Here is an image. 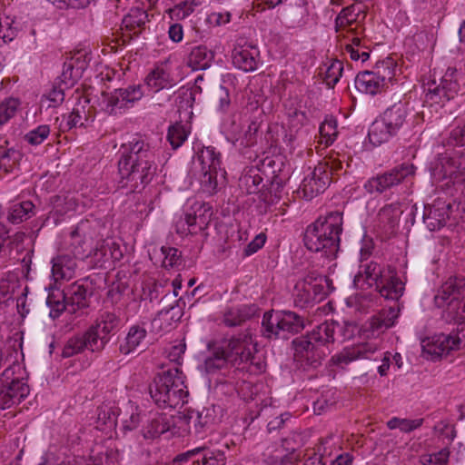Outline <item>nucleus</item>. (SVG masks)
I'll list each match as a JSON object with an SVG mask.
<instances>
[{"instance_id": "nucleus-57", "label": "nucleus", "mask_w": 465, "mask_h": 465, "mask_svg": "<svg viewBox=\"0 0 465 465\" xmlns=\"http://www.w3.org/2000/svg\"><path fill=\"white\" fill-rule=\"evenodd\" d=\"M450 457V450L443 448L438 452L424 454L420 457L423 465H447Z\"/></svg>"}, {"instance_id": "nucleus-29", "label": "nucleus", "mask_w": 465, "mask_h": 465, "mask_svg": "<svg viewBox=\"0 0 465 465\" xmlns=\"http://www.w3.org/2000/svg\"><path fill=\"white\" fill-rule=\"evenodd\" d=\"M147 335L145 328L141 325H133L123 342L120 343L119 351L124 355L134 352L143 342Z\"/></svg>"}, {"instance_id": "nucleus-13", "label": "nucleus", "mask_w": 465, "mask_h": 465, "mask_svg": "<svg viewBox=\"0 0 465 465\" xmlns=\"http://www.w3.org/2000/svg\"><path fill=\"white\" fill-rule=\"evenodd\" d=\"M222 345L226 351L230 363L233 365L252 361L253 358L255 345L252 337L248 334L232 337L228 341H224Z\"/></svg>"}, {"instance_id": "nucleus-30", "label": "nucleus", "mask_w": 465, "mask_h": 465, "mask_svg": "<svg viewBox=\"0 0 465 465\" xmlns=\"http://www.w3.org/2000/svg\"><path fill=\"white\" fill-rule=\"evenodd\" d=\"M309 15L307 2L305 0H295L290 4L286 10V19L291 27H302L307 23Z\"/></svg>"}, {"instance_id": "nucleus-62", "label": "nucleus", "mask_w": 465, "mask_h": 465, "mask_svg": "<svg viewBox=\"0 0 465 465\" xmlns=\"http://www.w3.org/2000/svg\"><path fill=\"white\" fill-rule=\"evenodd\" d=\"M64 100V90L61 86H54L53 89L45 95H44L43 102H48V107H56L60 105Z\"/></svg>"}, {"instance_id": "nucleus-12", "label": "nucleus", "mask_w": 465, "mask_h": 465, "mask_svg": "<svg viewBox=\"0 0 465 465\" xmlns=\"http://www.w3.org/2000/svg\"><path fill=\"white\" fill-rule=\"evenodd\" d=\"M331 182V176L327 172L325 164H318L313 169L308 168V173L304 176L300 191L302 197L312 200L318 194L323 193Z\"/></svg>"}, {"instance_id": "nucleus-26", "label": "nucleus", "mask_w": 465, "mask_h": 465, "mask_svg": "<svg viewBox=\"0 0 465 465\" xmlns=\"http://www.w3.org/2000/svg\"><path fill=\"white\" fill-rule=\"evenodd\" d=\"M258 307L254 304H242L229 308L223 315V322L228 327H235L256 314Z\"/></svg>"}, {"instance_id": "nucleus-19", "label": "nucleus", "mask_w": 465, "mask_h": 465, "mask_svg": "<svg viewBox=\"0 0 465 465\" xmlns=\"http://www.w3.org/2000/svg\"><path fill=\"white\" fill-rule=\"evenodd\" d=\"M450 204L438 199L433 204L426 205L423 213V222L430 231L442 228L449 219Z\"/></svg>"}, {"instance_id": "nucleus-2", "label": "nucleus", "mask_w": 465, "mask_h": 465, "mask_svg": "<svg viewBox=\"0 0 465 465\" xmlns=\"http://www.w3.org/2000/svg\"><path fill=\"white\" fill-rule=\"evenodd\" d=\"M338 330L343 340L353 338L359 331L358 325L354 322L344 321L341 325L335 321H326L306 335L292 341L295 358L305 361L312 368H317L331 352L330 345L334 342V336Z\"/></svg>"}, {"instance_id": "nucleus-3", "label": "nucleus", "mask_w": 465, "mask_h": 465, "mask_svg": "<svg viewBox=\"0 0 465 465\" xmlns=\"http://www.w3.org/2000/svg\"><path fill=\"white\" fill-rule=\"evenodd\" d=\"M342 213L330 212L325 216H320L310 224L304 232L305 247L314 252H321L328 260L337 257L340 250V236L342 232Z\"/></svg>"}, {"instance_id": "nucleus-8", "label": "nucleus", "mask_w": 465, "mask_h": 465, "mask_svg": "<svg viewBox=\"0 0 465 465\" xmlns=\"http://www.w3.org/2000/svg\"><path fill=\"white\" fill-rule=\"evenodd\" d=\"M415 166L412 163H403L392 169L370 178L363 185L366 193L370 194L382 193L387 190L401 183L407 177L415 173Z\"/></svg>"}, {"instance_id": "nucleus-32", "label": "nucleus", "mask_w": 465, "mask_h": 465, "mask_svg": "<svg viewBox=\"0 0 465 465\" xmlns=\"http://www.w3.org/2000/svg\"><path fill=\"white\" fill-rule=\"evenodd\" d=\"M35 205L31 201L12 204L7 211L6 219L10 223H21L34 215Z\"/></svg>"}, {"instance_id": "nucleus-31", "label": "nucleus", "mask_w": 465, "mask_h": 465, "mask_svg": "<svg viewBox=\"0 0 465 465\" xmlns=\"http://www.w3.org/2000/svg\"><path fill=\"white\" fill-rule=\"evenodd\" d=\"M145 84L153 92L173 86L174 81L170 74L162 67L152 70L144 79Z\"/></svg>"}, {"instance_id": "nucleus-1", "label": "nucleus", "mask_w": 465, "mask_h": 465, "mask_svg": "<svg viewBox=\"0 0 465 465\" xmlns=\"http://www.w3.org/2000/svg\"><path fill=\"white\" fill-rule=\"evenodd\" d=\"M118 171L121 187L131 193H141L156 174L155 154L148 143L133 137L121 146Z\"/></svg>"}, {"instance_id": "nucleus-52", "label": "nucleus", "mask_w": 465, "mask_h": 465, "mask_svg": "<svg viewBox=\"0 0 465 465\" xmlns=\"http://www.w3.org/2000/svg\"><path fill=\"white\" fill-rule=\"evenodd\" d=\"M319 131L325 145L331 144L338 134L337 121L332 117L326 118L321 124Z\"/></svg>"}, {"instance_id": "nucleus-27", "label": "nucleus", "mask_w": 465, "mask_h": 465, "mask_svg": "<svg viewBox=\"0 0 465 465\" xmlns=\"http://www.w3.org/2000/svg\"><path fill=\"white\" fill-rule=\"evenodd\" d=\"M52 274L55 281L69 280L74 276L76 262L71 255H58L52 260Z\"/></svg>"}, {"instance_id": "nucleus-51", "label": "nucleus", "mask_w": 465, "mask_h": 465, "mask_svg": "<svg viewBox=\"0 0 465 465\" xmlns=\"http://www.w3.org/2000/svg\"><path fill=\"white\" fill-rule=\"evenodd\" d=\"M20 105L18 99L9 97L0 103V126L13 118Z\"/></svg>"}, {"instance_id": "nucleus-47", "label": "nucleus", "mask_w": 465, "mask_h": 465, "mask_svg": "<svg viewBox=\"0 0 465 465\" xmlns=\"http://www.w3.org/2000/svg\"><path fill=\"white\" fill-rule=\"evenodd\" d=\"M423 421L424 420L422 418L410 420L393 417L387 422V426L391 430L399 429L401 432L410 433L420 428L423 424Z\"/></svg>"}, {"instance_id": "nucleus-42", "label": "nucleus", "mask_w": 465, "mask_h": 465, "mask_svg": "<svg viewBox=\"0 0 465 465\" xmlns=\"http://www.w3.org/2000/svg\"><path fill=\"white\" fill-rule=\"evenodd\" d=\"M121 322V319L114 312H104L96 320L94 326L98 329L105 337L115 331Z\"/></svg>"}, {"instance_id": "nucleus-48", "label": "nucleus", "mask_w": 465, "mask_h": 465, "mask_svg": "<svg viewBox=\"0 0 465 465\" xmlns=\"http://www.w3.org/2000/svg\"><path fill=\"white\" fill-rule=\"evenodd\" d=\"M180 319V310L177 305H169L166 308H163L153 319V324L158 325L160 328H163V323H166L165 327L171 325V322H177Z\"/></svg>"}, {"instance_id": "nucleus-56", "label": "nucleus", "mask_w": 465, "mask_h": 465, "mask_svg": "<svg viewBox=\"0 0 465 465\" xmlns=\"http://www.w3.org/2000/svg\"><path fill=\"white\" fill-rule=\"evenodd\" d=\"M163 266L166 269L173 268L181 263V252L174 247L163 246Z\"/></svg>"}, {"instance_id": "nucleus-44", "label": "nucleus", "mask_w": 465, "mask_h": 465, "mask_svg": "<svg viewBox=\"0 0 465 465\" xmlns=\"http://www.w3.org/2000/svg\"><path fill=\"white\" fill-rule=\"evenodd\" d=\"M202 0H184L168 10L172 20H183L193 14Z\"/></svg>"}, {"instance_id": "nucleus-64", "label": "nucleus", "mask_w": 465, "mask_h": 465, "mask_svg": "<svg viewBox=\"0 0 465 465\" xmlns=\"http://www.w3.org/2000/svg\"><path fill=\"white\" fill-rule=\"evenodd\" d=\"M214 97L218 100L219 110L222 112H225L228 109L231 103L227 88H225L223 85H220L214 93Z\"/></svg>"}, {"instance_id": "nucleus-20", "label": "nucleus", "mask_w": 465, "mask_h": 465, "mask_svg": "<svg viewBox=\"0 0 465 465\" xmlns=\"http://www.w3.org/2000/svg\"><path fill=\"white\" fill-rule=\"evenodd\" d=\"M232 59L235 67L244 72H252L257 69L259 50L252 45L237 46L232 50Z\"/></svg>"}, {"instance_id": "nucleus-53", "label": "nucleus", "mask_w": 465, "mask_h": 465, "mask_svg": "<svg viewBox=\"0 0 465 465\" xmlns=\"http://www.w3.org/2000/svg\"><path fill=\"white\" fill-rule=\"evenodd\" d=\"M86 343L82 335H76L70 338L64 346L62 355L64 358L72 357L82 352L85 349Z\"/></svg>"}, {"instance_id": "nucleus-9", "label": "nucleus", "mask_w": 465, "mask_h": 465, "mask_svg": "<svg viewBox=\"0 0 465 465\" xmlns=\"http://www.w3.org/2000/svg\"><path fill=\"white\" fill-rule=\"evenodd\" d=\"M104 109L109 114H118L126 109L132 108L134 104L143 96L141 84L128 85L124 88L114 89L113 92L103 94Z\"/></svg>"}, {"instance_id": "nucleus-7", "label": "nucleus", "mask_w": 465, "mask_h": 465, "mask_svg": "<svg viewBox=\"0 0 465 465\" xmlns=\"http://www.w3.org/2000/svg\"><path fill=\"white\" fill-rule=\"evenodd\" d=\"M393 76L392 62L382 61L377 64L375 71L360 72L355 78V86L361 93L375 95L385 89Z\"/></svg>"}, {"instance_id": "nucleus-50", "label": "nucleus", "mask_w": 465, "mask_h": 465, "mask_svg": "<svg viewBox=\"0 0 465 465\" xmlns=\"http://www.w3.org/2000/svg\"><path fill=\"white\" fill-rule=\"evenodd\" d=\"M460 304L459 297H452L445 305L446 309L442 312V318L447 322H460L463 319Z\"/></svg>"}, {"instance_id": "nucleus-16", "label": "nucleus", "mask_w": 465, "mask_h": 465, "mask_svg": "<svg viewBox=\"0 0 465 465\" xmlns=\"http://www.w3.org/2000/svg\"><path fill=\"white\" fill-rule=\"evenodd\" d=\"M401 312L400 304L384 308L372 315L364 324V331L368 336H378L389 328L394 326Z\"/></svg>"}, {"instance_id": "nucleus-54", "label": "nucleus", "mask_w": 465, "mask_h": 465, "mask_svg": "<svg viewBox=\"0 0 465 465\" xmlns=\"http://www.w3.org/2000/svg\"><path fill=\"white\" fill-rule=\"evenodd\" d=\"M74 64L68 63L66 60L64 62L63 72L59 76L60 83L64 85V88H69L74 85L82 74H77L74 70Z\"/></svg>"}, {"instance_id": "nucleus-35", "label": "nucleus", "mask_w": 465, "mask_h": 465, "mask_svg": "<svg viewBox=\"0 0 465 465\" xmlns=\"http://www.w3.org/2000/svg\"><path fill=\"white\" fill-rule=\"evenodd\" d=\"M147 21L148 15L146 11L141 8H133L124 17L122 25L126 30L134 32V35H138L140 33V29L144 26Z\"/></svg>"}, {"instance_id": "nucleus-18", "label": "nucleus", "mask_w": 465, "mask_h": 465, "mask_svg": "<svg viewBox=\"0 0 465 465\" xmlns=\"http://www.w3.org/2000/svg\"><path fill=\"white\" fill-rule=\"evenodd\" d=\"M29 386L25 381H13L0 387V409L5 410L19 404L29 394Z\"/></svg>"}, {"instance_id": "nucleus-40", "label": "nucleus", "mask_w": 465, "mask_h": 465, "mask_svg": "<svg viewBox=\"0 0 465 465\" xmlns=\"http://www.w3.org/2000/svg\"><path fill=\"white\" fill-rule=\"evenodd\" d=\"M119 417L123 424V428L126 430H134L140 422L138 407L131 401L124 404L122 409L119 408Z\"/></svg>"}, {"instance_id": "nucleus-41", "label": "nucleus", "mask_w": 465, "mask_h": 465, "mask_svg": "<svg viewBox=\"0 0 465 465\" xmlns=\"http://www.w3.org/2000/svg\"><path fill=\"white\" fill-rule=\"evenodd\" d=\"M311 290L312 287H310V283H308L305 279H302L296 283L293 292L294 303L296 306L305 308L316 302Z\"/></svg>"}, {"instance_id": "nucleus-38", "label": "nucleus", "mask_w": 465, "mask_h": 465, "mask_svg": "<svg viewBox=\"0 0 465 465\" xmlns=\"http://www.w3.org/2000/svg\"><path fill=\"white\" fill-rule=\"evenodd\" d=\"M86 346L85 349L98 352L104 350L105 344L108 342V337H105L102 332L92 325L84 334H82Z\"/></svg>"}, {"instance_id": "nucleus-4", "label": "nucleus", "mask_w": 465, "mask_h": 465, "mask_svg": "<svg viewBox=\"0 0 465 465\" xmlns=\"http://www.w3.org/2000/svg\"><path fill=\"white\" fill-rule=\"evenodd\" d=\"M184 379L185 376L178 368L158 373L149 388L152 399L162 408L183 405L188 397Z\"/></svg>"}, {"instance_id": "nucleus-37", "label": "nucleus", "mask_w": 465, "mask_h": 465, "mask_svg": "<svg viewBox=\"0 0 465 465\" xmlns=\"http://www.w3.org/2000/svg\"><path fill=\"white\" fill-rule=\"evenodd\" d=\"M201 450L197 459L193 460V465H225L224 452L219 450H210L207 446H200Z\"/></svg>"}, {"instance_id": "nucleus-59", "label": "nucleus", "mask_w": 465, "mask_h": 465, "mask_svg": "<svg viewBox=\"0 0 465 465\" xmlns=\"http://www.w3.org/2000/svg\"><path fill=\"white\" fill-rule=\"evenodd\" d=\"M342 71V64L340 61L332 62L331 64L327 68L325 73L324 80L326 84L330 87H333L340 80Z\"/></svg>"}, {"instance_id": "nucleus-10", "label": "nucleus", "mask_w": 465, "mask_h": 465, "mask_svg": "<svg viewBox=\"0 0 465 465\" xmlns=\"http://www.w3.org/2000/svg\"><path fill=\"white\" fill-rule=\"evenodd\" d=\"M463 74L456 68L449 67L441 77L439 84L435 81L428 84L426 97L434 103H440L441 99H453L461 89Z\"/></svg>"}, {"instance_id": "nucleus-43", "label": "nucleus", "mask_w": 465, "mask_h": 465, "mask_svg": "<svg viewBox=\"0 0 465 465\" xmlns=\"http://www.w3.org/2000/svg\"><path fill=\"white\" fill-rule=\"evenodd\" d=\"M213 420L210 409H203L201 411H192L188 415L189 426L193 423L196 434L202 433Z\"/></svg>"}, {"instance_id": "nucleus-46", "label": "nucleus", "mask_w": 465, "mask_h": 465, "mask_svg": "<svg viewBox=\"0 0 465 465\" xmlns=\"http://www.w3.org/2000/svg\"><path fill=\"white\" fill-rule=\"evenodd\" d=\"M304 279L310 283V287H312L311 292H312L316 302L322 301L327 294L325 284L328 283V279L322 275H315L314 273L308 274Z\"/></svg>"}, {"instance_id": "nucleus-55", "label": "nucleus", "mask_w": 465, "mask_h": 465, "mask_svg": "<svg viewBox=\"0 0 465 465\" xmlns=\"http://www.w3.org/2000/svg\"><path fill=\"white\" fill-rule=\"evenodd\" d=\"M50 134L49 125H39L25 135V140L32 145L41 144Z\"/></svg>"}, {"instance_id": "nucleus-11", "label": "nucleus", "mask_w": 465, "mask_h": 465, "mask_svg": "<svg viewBox=\"0 0 465 465\" xmlns=\"http://www.w3.org/2000/svg\"><path fill=\"white\" fill-rule=\"evenodd\" d=\"M198 159L202 164L203 178L202 185L205 192L213 194L217 189V173L218 171L222 175L225 173L221 168V153L216 152L213 146L204 147L198 155Z\"/></svg>"}, {"instance_id": "nucleus-39", "label": "nucleus", "mask_w": 465, "mask_h": 465, "mask_svg": "<svg viewBox=\"0 0 465 465\" xmlns=\"http://www.w3.org/2000/svg\"><path fill=\"white\" fill-rule=\"evenodd\" d=\"M227 363H230L229 357L223 345L218 346L204 361V368L206 372L214 373L217 371L223 369Z\"/></svg>"}, {"instance_id": "nucleus-58", "label": "nucleus", "mask_w": 465, "mask_h": 465, "mask_svg": "<svg viewBox=\"0 0 465 465\" xmlns=\"http://www.w3.org/2000/svg\"><path fill=\"white\" fill-rule=\"evenodd\" d=\"M355 6L351 5L343 8L341 13L336 17V26L337 27H347L351 26L358 17V14L354 13Z\"/></svg>"}, {"instance_id": "nucleus-63", "label": "nucleus", "mask_w": 465, "mask_h": 465, "mask_svg": "<svg viewBox=\"0 0 465 465\" xmlns=\"http://www.w3.org/2000/svg\"><path fill=\"white\" fill-rule=\"evenodd\" d=\"M21 371V366L19 364H13L7 367L2 373L0 377V383L6 384L15 381H24V378L20 376H15L16 372Z\"/></svg>"}, {"instance_id": "nucleus-36", "label": "nucleus", "mask_w": 465, "mask_h": 465, "mask_svg": "<svg viewBox=\"0 0 465 465\" xmlns=\"http://www.w3.org/2000/svg\"><path fill=\"white\" fill-rule=\"evenodd\" d=\"M74 253L75 256L80 258L93 256L98 266L103 267L108 261V251L106 246V241L103 240L96 243L93 250H85L81 246L74 247Z\"/></svg>"}, {"instance_id": "nucleus-60", "label": "nucleus", "mask_w": 465, "mask_h": 465, "mask_svg": "<svg viewBox=\"0 0 465 465\" xmlns=\"http://www.w3.org/2000/svg\"><path fill=\"white\" fill-rule=\"evenodd\" d=\"M213 212L209 207L202 206L194 212V223L197 225L198 232L203 231L208 227Z\"/></svg>"}, {"instance_id": "nucleus-33", "label": "nucleus", "mask_w": 465, "mask_h": 465, "mask_svg": "<svg viewBox=\"0 0 465 465\" xmlns=\"http://www.w3.org/2000/svg\"><path fill=\"white\" fill-rule=\"evenodd\" d=\"M119 408L114 402L103 403L97 409V428L103 430L102 426L114 428L117 424Z\"/></svg>"}, {"instance_id": "nucleus-34", "label": "nucleus", "mask_w": 465, "mask_h": 465, "mask_svg": "<svg viewBox=\"0 0 465 465\" xmlns=\"http://www.w3.org/2000/svg\"><path fill=\"white\" fill-rule=\"evenodd\" d=\"M394 135V132L389 129L381 117L371 124L368 134L370 142L375 146L387 143Z\"/></svg>"}, {"instance_id": "nucleus-28", "label": "nucleus", "mask_w": 465, "mask_h": 465, "mask_svg": "<svg viewBox=\"0 0 465 465\" xmlns=\"http://www.w3.org/2000/svg\"><path fill=\"white\" fill-rule=\"evenodd\" d=\"M169 430L167 418L163 414L151 415L143 426L142 434L145 440H154Z\"/></svg>"}, {"instance_id": "nucleus-14", "label": "nucleus", "mask_w": 465, "mask_h": 465, "mask_svg": "<svg viewBox=\"0 0 465 465\" xmlns=\"http://www.w3.org/2000/svg\"><path fill=\"white\" fill-rule=\"evenodd\" d=\"M461 342V339L457 335L440 333L423 340L421 346L424 353L430 355L431 360H437L452 351L459 350Z\"/></svg>"}, {"instance_id": "nucleus-21", "label": "nucleus", "mask_w": 465, "mask_h": 465, "mask_svg": "<svg viewBox=\"0 0 465 465\" xmlns=\"http://www.w3.org/2000/svg\"><path fill=\"white\" fill-rule=\"evenodd\" d=\"M361 268L362 270L355 275L353 280L354 285L360 288H363L364 282L370 287L375 286L387 272V269L383 265L374 261L361 264Z\"/></svg>"}, {"instance_id": "nucleus-23", "label": "nucleus", "mask_w": 465, "mask_h": 465, "mask_svg": "<svg viewBox=\"0 0 465 465\" xmlns=\"http://www.w3.org/2000/svg\"><path fill=\"white\" fill-rule=\"evenodd\" d=\"M465 289V279L461 277H450L438 290L434 297L437 307H444L452 297H459Z\"/></svg>"}, {"instance_id": "nucleus-61", "label": "nucleus", "mask_w": 465, "mask_h": 465, "mask_svg": "<svg viewBox=\"0 0 465 465\" xmlns=\"http://www.w3.org/2000/svg\"><path fill=\"white\" fill-rule=\"evenodd\" d=\"M66 61L75 67L77 74H83L84 71L87 68L89 59L86 53L81 51L76 52L74 55L66 58Z\"/></svg>"}, {"instance_id": "nucleus-25", "label": "nucleus", "mask_w": 465, "mask_h": 465, "mask_svg": "<svg viewBox=\"0 0 465 465\" xmlns=\"http://www.w3.org/2000/svg\"><path fill=\"white\" fill-rule=\"evenodd\" d=\"M214 59V52L206 45L193 46L187 58L186 64L193 71L208 69Z\"/></svg>"}, {"instance_id": "nucleus-5", "label": "nucleus", "mask_w": 465, "mask_h": 465, "mask_svg": "<svg viewBox=\"0 0 465 465\" xmlns=\"http://www.w3.org/2000/svg\"><path fill=\"white\" fill-rule=\"evenodd\" d=\"M305 328L303 317L291 311H269L262 320L261 332L269 340H288Z\"/></svg>"}, {"instance_id": "nucleus-17", "label": "nucleus", "mask_w": 465, "mask_h": 465, "mask_svg": "<svg viewBox=\"0 0 465 465\" xmlns=\"http://www.w3.org/2000/svg\"><path fill=\"white\" fill-rule=\"evenodd\" d=\"M376 290L383 298L399 302L403 295L405 283L391 267L387 268L386 275L375 285Z\"/></svg>"}, {"instance_id": "nucleus-24", "label": "nucleus", "mask_w": 465, "mask_h": 465, "mask_svg": "<svg viewBox=\"0 0 465 465\" xmlns=\"http://www.w3.org/2000/svg\"><path fill=\"white\" fill-rule=\"evenodd\" d=\"M408 107L406 104L399 102L387 108L381 114V120L391 129L395 134L407 124Z\"/></svg>"}, {"instance_id": "nucleus-49", "label": "nucleus", "mask_w": 465, "mask_h": 465, "mask_svg": "<svg viewBox=\"0 0 465 465\" xmlns=\"http://www.w3.org/2000/svg\"><path fill=\"white\" fill-rule=\"evenodd\" d=\"M187 136L188 132L180 123L171 125L168 129L167 140L173 149L180 147L185 142Z\"/></svg>"}, {"instance_id": "nucleus-15", "label": "nucleus", "mask_w": 465, "mask_h": 465, "mask_svg": "<svg viewBox=\"0 0 465 465\" xmlns=\"http://www.w3.org/2000/svg\"><path fill=\"white\" fill-rule=\"evenodd\" d=\"M89 278H84L71 284L66 292V301L69 303V313H76L89 307L90 298L94 292Z\"/></svg>"}, {"instance_id": "nucleus-22", "label": "nucleus", "mask_w": 465, "mask_h": 465, "mask_svg": "<svg viewBox=\"0 0 465 465\" xmlns=\"http://www.w3.org/2000/svg\"><path fill=\"white\" fill-rule=\"evenodd\" d=\"M376 351V347L370 343H361L352 347H346L338 354L332 356L331 361L335 365H347L352 361L370 358Z\"/></svg>"}, {"instance_id": "nucleus-45", "label": "nucleus", "mask_w": 465, "mask_h": 465, "mask_svg": "<svg viewBox=\"0 0 465 465\" xmlns=\"http://www.w3.org/2000/svg\"><path fill=\"white\" fill-rule=\"evenodd\" d=\"M46 304L50 308V317L53 319L58 318L64 311L69 312V303L66 301L64 292L49 294L46 299Z\"/></svg>"}, {"instance_id": "nucleus-6", "label": "nucleus", "mask_w": 465, "mask_h": 465, "mask_svg": "<svg viewBox=\"0 0 465 465\" xmlns=\"http://www.w3.org/2000/svg\"><path fill=\"white\" fill-rule=\"evenodd\" d=\"M431 174L436 180L450 179L453 183L465 181V149L439 154Z\"/></svg>"}]
</instances>
